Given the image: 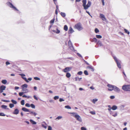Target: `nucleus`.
I'll list each match as a JSON object with an SVG mask.
<instances>
[{"mask_svg": "<svg viewBox=\"0 0 130 130\" xmlns=\"http://www.w3.org/2000/svg\"><path fill=\"white\" fill-rule=\"evenodd\" d=\"M84 73L86 75H88V73L87 70H85L84 71Z\"/></svg>", "mask_w": 130, "mask_h": 130, "instance_id": "nucleus-37", "label": "nucleus"}, {"mask_svg": "<svg viewBox=\"0 0 130 130\" xmlns=\"http://www.w3.org/2000/svg\"><path fill=\"white\" fill-rule=\"evenodd\" d=\"M6 64L7 65L10 64V62L8 61H6Z\"/></svg>", "mask_w": 130, "mask_h": 130, "instance_id": "nucleus-60", "label": "nucleus"}, {"mask_svg": "<svg viewBox=\"0 0 130 130\" xmlns=\"http://www.w3.org/2000/svg\"><path fill=\"white\" fill-rule=\"evenodd\" d=\"M90 113L92 115H95V112L94 111H91L90 112Z\"/></svg>", "mask_w": 130, "mask_h": 130, "instance_id": "nucleus-43", "label": "nucleus"}, {"mask_svg": "<svg viewBox=\"0 0 130 130\" xmlns=\"http://www.w3.org/2000/svg\"><path fill=\"white\" fill-rule=\"evenodd\" d=\"M27 85L26 84L22 85L21 86L22 91H24L27 90Z\"/></svg>", "mask_w": 130, "mask_h": 130, "instance_id": "nucleus-9", "label": "nucleus"}, {"mask_svg": "<svg viewBox=\"0 0 130 130\" xmlns=\"http://www.w3.org/2000/svg\"><path fill=\"white\" fill-rule=\"evenodd\" d=\"M113 90L117 92H119L120 91L119 88L115 86L114 87Z\"/></svg>", "mask_w": 130, "mask_h": 130, "instance_id": "nucleus-14", "label": "nucleus"}, {"mask_svg": "<svg viewBox=\"0 0 130 130\" xmlns=\"http://www.w3.org/2000/svg\"><path fill=\"white\" fill-rule=\"evenodd\" d=\"M64 29L66 31H67L68 30V27L66 25L64 26Z\"/></svg>", "mask_w": 130, "mask_h": 130, "instance_id": "nucleus-28", "label": "nucleus"}, {"mask_svg": "<svg viewBox=\"0 0 130 130\" xmlns=\"http://www.w3.org/2000/svg\"><path fill=\"white\" fill-rule=\"evenodd\" d=\"M6 88V87L4 85L1 86L0 87L1 93L3 92V91L5 90Z\"/></svg>", "mask_w": 130, "mask_h": 130, "instance_id": "nucleus-12", "label": "nucleus"}, {"mask_svg": "<svg viewBox=\"0 0 130 130\" xmlns=\"http://www.w3.org/2000/svg\"><path fill=\"white\" fill-rule=\"evenodd\" d=\"M9 106L11 108L14 106V105L13 104H10L9 105Z\"/></svg>", "mask_w": 130, "mask_h": 130, "instance_id": "nucleus-33", "label": "nucleus"}, {"mask_svg": "<svg viewBox=\"0 0 130 130\" xmlns=\"http://www.w3.org/2000/svg\"><path fill=\"white\" fill-rule=\"evenodd\" d=\"M97 44L100 46L103 45L102 42L100 41H98Z\"/></svg>", "mask_w": 130, "mask_h": 130, "instance_id": "nucleus-18", "label": "nucleus"}, {"mask_svg": "<svg viewBox=\"0 0 130 130\" xmlns=\"http://www.w3.org/2000/svg\"><path fill=\"white\" fill-rule=\"evenodd\" d=\"M5 115L3 113H0V116H5Z\"/></svg>", "mask_w": 130, "mask_h": 130, "instance_id": "nucleus-50", "label": "nucleus"}, {"mask_svg": "<svg viewBox=\"0 0 130 130\" xmlns=\"http://www.w3.org/2000/svg\"><path fill=\"white\" fill-rule=\"evenodd\" d=\"M74 30L71 27H70L68 30V32L69 34H70L74 32Z\"/></svg>", "mask_w": 130, "mask_h": 130, "instance_id": "nucleus-15", "label": "nucleus"}, {"mask_svg": "<svg viewBox=\"0 0 130 130\" xmlns=\"http://www.w3.org/2000/svg\"><path fill=\"white\" fill-rule=\"evenodd\" d=\"M95 31L96 33L99 32V30L98 28H96L95 29Z\"/></svg>", "mask_w": 130, "mask_h": 130, "instance_id": "nucleus-40", "label": "nucleus"}, {"mask_svg": "<svg viewBox=\"0 0 130 130\" xmlns=\"http://www.w3.org/2000/svg\"><path fill=\"white\" fill-rule=\"evenodd\" d=\"M117 115V113L116 112L115 114H113L112 115V116L114 117H115Z\"/></svg>", "mask_w": 130, "mask_h": 130, "instance_id": "nucleus-57", "label": "nucleus"}, {"mask_svg": "<svg viewBox=\"0 0 130 130\" xmlns=\"http://www.w3.org/2000/svg\"><path fill=\"white\" fill-rule=\"evenodd\" d=\"M96 37L97 38L99 39L101 38H102V36L99 35H96Z\"/></svg>", "mask_w": 130, "mask_h": 130, "instance_id": "nucleus-31", "label": "nucleus"}, {"mask_svg": "<svg viewBox=\"0 0 130 130\" xmlns=\"http://www.w3.org/2000/svg\"><path fill=\"white\" fill-rule=\"evenodd\" d=\"M107 87L109 88L108 89V90L109 91H111L113 90L114 87L115 86L108 84L107 85Z\"/></svg>", "mask_w": 130, "mask_h": 130, "instance_id": "nucleus-10", "label": "nucleus"}, {"mask_svg": "<svg viewBox=\"0 0 130 130\" xmlns=\"http://www.w3.org/2000/svg\"><path fill=\"white\" fill-rule=\"evenodd\" d=\"M66 76L67 78H69L71 76V75L70 73L67 72L66 73Z\"/></svg>", "mask_w": 130, "mask_h": 130, "instance_id": "nucleus-24", "label": "nucleus"}, {"mask_svg": "<svg viewBox=\"0 0 130 130\" xmlns=\"http://www.w3.org/2000/svg\"><path fill=\"white\" fill-rule=\"evenodd\" d=\"M2 101L3 102H10V101L9 100H3Z\"/></svg>", "mask_w": 130, "mask_h": 130, "instance_id": "nucleus-53", "label": "nucleus"}, {"mask_svg": "<svg viewBox=\"0 0 130 130\" xmlns=\"http://www.w3.org/2000/svg\"><path fill=\"white\" fill-rule=\"evenodd\" d=\"M65 107L66 108H67L68 109H71V107H70L69 105H67V106H65Z\"/></svg>", "mask_w": 130, "mask_h": 130, "instance_id": "nucleus-34", "label": "nucleus"}, {"mask_svg": "<svg viewBox=\"0 0 130 130\" xmlns=\"http://www.w3.org/2000/svg\"><path fill=\"white\" fill-rule=\"evenodd\" d=\"M115 96H110V98L111 99H113L115 98Z\"/></svg>", "mask_w": 130, "mask_h": 130, "instance_id": "nucleus-58", "label": "nucleus"}, {"mask_svg": "<svg viewBox=\"0 0 130 130\" xmlns=\"http://www.w3.org/2000/svg\"><path fill=\"white\" fill-rule=\"evenodd\" d=\"M77 55L79 57H82V56L81 55L79 54V53H77Z\"/></svg>", "mask_w": 130, "mask_h": 130, "instance_id": "nucleus-61", "label": "nucleus"}, {"mask_svg": "<svg viewBox=\"0 0 130 130\" xmlns=\"http://www.w3.org/2000/svg\"><path fill=\"white\" fill-rule=\"evenodd\" d=\"M122 89L125 91H130V85H124L122 87Z\"/></svg>", "mask_w": 130, "mask_h": 130, "instance_id": "nucleus-2", "label": "nucleus"}, {"mask_svg": "<svg viewBox=\"0 0 130 130\" xmlns=\"http://www.w3.org/2000/svg\"><path fill=\"white\" fill-rule=\"evenodd\" d=\"M30 122L33 124H36V122L32 120H30Z\"/></svg>", "mask_w": 130, "mask_h": 130, "instance_id": "nucleus-27", "label": "nucleus"}, {"mask_svg": "<svg viewBox=\"0 0 130 130\" xmlns=\"http://www.w3.org/2000/svg\"><path fill=\"white\" fill-rule=\"evenodd\" d=\"M56 7L57 9H56V10H55V14L56 15H57V14H58V11H57V10L58 9V6H56Z\"/></svg>", "mask_w": 130, "mask_h": 130, "instance_id": "nucleus-41", "label": "nucleus"}, {"mask_svg": "<svg viewBox=\"0 0 130 130\" xmlns=\"http://www.w3.org/2000/svg\"><path fill=\"white\" fill-rule=\"evenodd\" d=\"M59 101L60 102H61L64 101V100L62 98H60L59 100Z\"/></svg>", "mask_w": 130, "mask_h": 130, "instance_id": "nucleus-55", "label": "nucleus"}, {"mask_svg": "<svg viewBox=\"0 0 130 130\" xmlns=\"http://www.w3.org/2000/svg\"><path fill=\"white\" fill-rule=\"evenodd\" d=\"M1 82L3 84H6L7 83V80L5 79L2 80Z\"/></svg>", "mask_w": 130, "mask_h": 130, "instance_id": "nucleus-26", "label": "nucleus"}, {"mask_svg": "<svg viewBox=\"0 0 130 130\" xmlns=\"http://www.w3.org/2000/svg\"><path fill=\"white\" fill-rule=\"evenodd\" d=\"M11 102L12 103L14 104H16L17 103V102L16 101H15L13 100H11Z\"/></svg>", "mask_w": 130, "mask_h": 130, "instance_id": "nucleus-29", "label": "nucleus"}, {"mask_svg": "<svg viewBox=\"0 0 130 130\" xmlns=\"http://www.w3.org/2000/svg\"><path fill=\"white\" fill-rule=\"evenodd\" d=\"M48 130H52V128L50 126H48Z\"/></svg>", "mask_w": 130, "mask_h": 130, "instance_id": "nucleus-52", "label": "nucleus"}, {"mask_svg": "<svg viewBox=\"0 0 130 130\" xmlns=\"http://www.w3.org/2000/svg\"><path fill=\"white\" fill-rule=\"evenodd\" d=\"M62 118V117L61 116H59L56 119L59 120L60 119Z\"/></svg>", "mask_w": 130, "mask_h": 130, "instance_id": "nucleus-56", "label": "nucleus"}, {"mask_svg": "<svg viewBox=\"0 0 130 130\" xmlns=\"http://www.w3.org/2000/svg\"><path fill=\"white\" fill-rule=\"evenodd\" d=\"M117 108V107L115 105L113 106L112 107V109L113 110H115Z\"/></svg>", "mask_w": 130, "mask_h": 130, "instance_id": "nucleus-25", "label": "nucleus"}, {"mask_svg": "<svg viewBox=\"0 0 130 130\" xmlns=\"http://www.w3.org/2000/svg\"><path fill=\"white\" fill-rule=\"evenodd\" d=\"M73 116L78 121L80 122L82 121V119L78 115L76 114L75 113H72Z\"/></svg>", "mask_w": 130, "mask_h": 130, "instance_id": "nucleus-4", "label": "nucleus"}, {"mask_svg": "<svg viewBox=\"0 0 130 130\" xmlns=\"http://www.w3.org/2000/svg\"><path fill=\"white\" fill-rule=\"evenodd\" d=\"M28 112H30V113L32 114H33V115L35 116L36 115H37V114L36 112H34L32 111H30L29 110V111H28Z\"/></svg>", "mask_w": 130, "mask_h": 130, "instance_id": "nucleus-21", "label": "nucleus"}, {"mask_svg": "<svg viewBox=\"0 0 130 130\" xmlns=\"http://www.w3.org/2000/svg\"><path fill=\"white\" fill-rule=\"evenodd\" d=\"M19 87H18L16 86L15 87V89L16 90L18 89H19Z\"/></svg>", "mask_w": 130, "mask_h": 130, "instance_id": "nucleus-63", "label": "nucleus"}, {"mask_svg": "<svg viewBox=\"0 0 130 130\" xmlns=\"http://www.w3.org/2000/svg\"><path fill=\"white\" fill-rule=\"evenodd\" d=\"M114 59L115 60L117 64V66L120 69H121V68L120 62V61L118 60L117 59L116 57H114Z\"/></svg>", "mask_w": 130, "mask_h": 130, "instance_id": "nucleus-8", "label": "nucleus"}, {"mask_svg": "<svg viewBox=\"0 0 130 130\" xmlns=\"http://www.w3.org/2000/svg\"><path fill=\"white\" fill-rule=\"evenodd\" d=\"M60 14L63 17H64L66 16L65 14L64 13L61 12L60 13Z\"/></svg>", "mask_w": 130, "mask_h": 130, "instance_id": "nucleus-32", "label": "nucleus"}, {"mask_svg": "<svg viewBox=\"0 0 130 130\" xmlns=\"http://www.w3.org/2000/svg\"><path fill=\"white\" fill-rule=\"evenodd\" d=\"M28 112H30V113L32 114H33V115L35 116L36 115H37V114L36 112H34L32 111H30L29 110V111H28Z\"/></svg>", "mask_w": 130, "mask_h": 130, "instance_id": "nucleus-20", "label": "nucleus"}, {"mask_svg": "<svg viewBox=\"0 0 130 130\" xmlns=\"http://www.w3.org/2000/svg\"><path fill=\"white\" fill-rule=\"evenodd\" d=\"M22 97L23 98L25 97V98H26L27 97V96L25 95H24L22 96Z\"/></svg>", "mask_w": 130, "mask_h": 130, "instance_id": "nucleus-64", "label": "nucleus"}, {"mask_svg": "<svg viewBox=\"0 0 130 130\" xmlns=\"http://www.w3.org/2000/svg\"><path fill=\"white\" fill-rule=\"evenodd\" d=\"M28 112H30V113L32 114H33V115L35 116L36 115H37V114L36 112H34L32 111H30L29 110V111H28Z\"/></svg>", "mask_w": 130, "mask_h": 130, "instance_id": "nucleus-19", "label": "nucleus"}, {"mask_svg": "<svg viewBox=\"0 0 130 130\" xmlns=\"http://www.w3.org/2000/svg\"><path fill=\"white\" fill-rule=\"evenodd\" d=\"M22 110L25 112L29 111V109H27L25 107L22 108Z\"/></svg>", "mask_w": 130, "mask_h": 130, "instance_id": "nucleus-17", "label": "nucleus"}, {"mask_svg": "<svg viewBox=\"0 0 130 130\" xmlns=\"http://www.w3.org/2000/svg\"><path fill=\"white\" fill-rule=\"evenodd\" d=\"M34 79L36 80H40V78L37 77H34Z\"/></svg>", "mask_w": 130, "mask_h": 130, "instance_id": "nucleus-49", "label": "nucleus"}, {"mask_svg": "<svg viewBox=\"0 0 130 130\" xmlns=\"http://www.w3.org/2000/svg\"><path fill=\"white\" fill-rule=\"evenodd\" d=\"M71 69V67H66L62 71L64 72H67L70 71Z\"/></svg>", "mask_w": 130, "mask_h": 130, "instance_id": "nucleus-11", "label": "nucleus"}, {"mask_svg": "<svg viewBox=\"0 0 130 130\" xmlns=\"http://www.w3.org/2000/svg\"><path fill=\"white\" fill-rule=\"evenodd\" d=\"M100 17L103 21H105L106 20V19L105 17V16L102 14H100Z\"/></svg>", "mask_w": 130, "mask_h": 130, "instance_id": "nucleus-13", "label": "nucleus"}, {"mask_svg": "<svg viewBox=\"0 0 130 130\" xmlns=\"http://www.w3.org/2000/svg\"><path fill=\"white\" fill-rule=\"evenodd\" d=\"M7 4L10 7L13 9L14 10L17 11H19V10L13 5L10 2H8L7 3Z\"/></svg>", "mask_w": 130, "mask_h": 130, "instance_id": "nucleus-5", "label": "nucleus"}, {"mask_svg": "<svg viewBox=\"0 0 130 130\" xmlns=\"http://www.w3.org/2000/svg\"><path fill=\"white\" fill-rule=\"evenodd\" d=\"M68 44L70 49L72 51H74V48L72 45V43L70 40H69L68 41Z\"/></svg>", "mask_w": 130, "mask_h": 130, "instance_id": "nucleus-7", "label": "nucleus"}, {"mask_svg": "<svg viewBox=\"0 0 130 130\" xmlns=\"http://www.w3.org/2000/svg\"><path fill=\"white\" fill-rule=\"evenodd\" d=\"M83 3V6L84 7V9L86 10L90 7L91 5V2L90 1H88L87 5H86V0H83L82 1Z\"/></svg>", "mask_w": 130, "mask_h": 130, "instance_id": "nucleus-1", "label": "nucleus"}, {"mask_svg": "<svg viewBox=\"0 0 130 130\" xmlns=\"http://www.w3.org/2000/svg\"><path fill=\"white\" fill-rule=\"evenodd\" d=\"M56 33H57V34H59V33L60 32V31L58 29V28H57L56 29Z\"/></svg>", "mask_w": 130, "mask_h": 130, "instance_id": "nucleus-47", "label": "nucleus"}, {"mask_svg": "<svg viewBox=\"0 0 130 130\" xmlns=\"http://www.w3.org/2000/svg\"><path fill=\"white\" fill-rule=\"evenodd\" d=\"M54 21H55V19H54L50 21V23L51 24L53 23H54Z\"/></svg>", "mask_w": 130, "mask_h": 130, "instance_id": "nucleus-39", "label": "nucleus"}, {"mask_svg": "<svg viewBox=\"0 0 130 130\" xmlns=\"http://www.w3.org/2000/svg\"><path fill=\"white\" fill-rule=\"evenodd\" d=\"M1 107L2 108H3V109H9V108H7V106L6 105H2L1 106Z\"/></svg>", "mask_w": 130, "mask_h": 130, "instance_id": "nucleus-23", "label": "nucleus"}, {"mask_svg": "<svg viewBox=\"0 0 130 130\" xmlns=\"http://www.w3.org/2000/svg\"><path fill=\"white\" fill-rule=\"evenodd\" d=\"M78 79L79 78H78V77H76L75 78V79L76 81L77 80H78Z\"/></svg>", "mask_w": 130, "mask_h": 130, "instance_id": "nucleus-62", "label": "nucleus"}, {"mask_svg": "<svg viewBox=\"0 0 130 130\" xmlns=\"http://www.w3.org/2000/svg\"><path fill=\"white\" fill-rule=\"evenodd\" d=\"M20 75L21 76L22 78L27 83H28L29 82L28 80L29 81H31L32 79V78H28V80L26 78L23 77L25 76V75L24 74H20Z\"/></svg>", "mask_w": 130, "mask_h": 130, "instance_id": "nucleus-6", "label": "nucleus"}, {"mask_svg": "<svg viewBox=\"0 0 130 130\" xmlns=\"http://www.w3.org/2000/svg\"><path fill=\"white\" fill-rule=\"evenodd\" d=\"M102 2V5L103 6H104V0H101Z\"/></svg>", "mask_w": 130, "mask_h": 130, "instance_id": "nucleus-59", "label": "nucleus"}, {"mask_svg": "<svg viewBox=\"0 0 130 130\" xmlns=\"http://www.w3.org/2000/svg\"><path fill=\"white\" fill-rule=\"evenodd\" d=\"M19 111L17 109H16L13 112V113L14 114L17 115L19 113Z\"/></svg>", "mask_w": 130, "mask_h": 130, "instance_id": "nucleus-16", "label": "nucleus"}, {"mask_svg": "<svg viewBox=\"0 0 130 130\" xmlns=\"http://www.w3.org/2000/svg\"><path fill=\"white\" fill-rule=\"evenodd\" d=\"M28 112H30V113L32 114H33V115L35 116L36 115H37V114L36 112H34L32 111H30L29 110V111H28Z\"/></svg>", "mask_w": 130, "mask_h": 130, "instance_id": "nucleus-22", "label": "nucleus"}, {"mask_svg": "<svg viewBox=\"0 0 130 130\" xmlns=\"http://www.w3.org/2000/svg\"><path fill=\"white\" fill-rule=\"evenodd\" d=\"M30 106L33 108H35V105L33 104H31L30 105Z\"/></svg>", "mask_w": 130, "mask_h": 130, "instance_id": "nucleus-42", "label": "nucleus"}, {"mask_svg": "<svg viewBox=\"0 0 130 130\" xmlns=\"http://www.w3.org/2000/svg\"><path fill=\"white\" fill-rule=\"evenodd\" d=\"M23 92H20L19 93V95L20 96H21L23 94Z\"/></svg>", "mask_w": 130, "mask_h": 130, "instance_id": "nucleus-45", "label": "nucleus"}, {"mask_svg": "<svg viewBox=\"0 0 130 130\" xmlns=\"http://www.w3.org/2000/svg\"><path fill=\"white\" fill-rule=\"evenodd\" d=\"M74 28L79 30H81L83 29V28L82 27L80 23L76 24L74 26Z\"/></svg>", "mask_w": 130, "mask_h": 130, "instance_id": "nucleus-3", "label": "nucleus"}, {"mask_svg": "<svg viewBox=\"0 0 130 130\" xmlns=\"http://www.w3.org/2000/svg\"><path fill=\"white\" fill-rule=\"evenodd\" d=\"M124 30L126 33H127L128 35L129 34V31H128L126 29H124Z\"/></svg>", "mask_w": 130, "mask_h": 130, "instance_id": "nucleus-30", "label": "nucleus"}, {"mask_svg": "<svg viewBox=\"0 0 130 130\" xmlns=\"http://www.w3.org/2000/svg\"><path fill=\"white\" fill-rule=\"evenodd\" d=\"M92 41L96 42L97 41V40L96 38H94L92 39Z\"/></svg>", "mask_w": 130, "mask_h": 130, "instance_id": "nucleus-35", "label": "nucleus"}, {"mask_svg": "<svg viewBox=\"0 0 130 130\" xmlns=\"http://www.w3.org/2000/svg\"><path fill=\"white\" fill-rule=\"evenodd\" d=\"M34 99H35L36 100H38V98L35 95L34 96Z\"/></svg>", "mask_w": 130, "mask_h": 130, "instance_id": "nucleus-54", "label": "nucleus"}, {"mask_svg": "<svg viewBox=\"0 0 130 130\" xmlns=\"http://www.w3.org/2000/svg\"><path fill=\"white\" fill-rule=\"evenodd\" d=\"M82 73L83 72L81 71H80L78 72L77 74L79 75H81Z\"/></svg>", "mask_w": 130, "mask_h": 130, "instance_id": "nucleus-46", "label": "nucleus"}, {"mask_svg": "<svg viewBox=\"0 0 130 130\" xmlns=\"http://www.w3.org/2000/svg\"><path fill=\"white\" fill-rule=\"evenodd\" d=\"M25 105L27 107H29L30 106L29 104L28 103L26 104Z\"/></svg>", "mask_w": 130, "mask_h": 130, "instance_id": "nucleus-51", "label": "nucleus"}, {"mask_svg": "<svg viewBox=\"0 0 130 130\" xmlns=\"http://www.w3.org/2000/svg\"><path fill=\"white\" fill-rule=\"evenodd\" d=\"M21 104L22 105H24V100H22L21 102Z\"/></svg>", "mask_w": 130, "mask_h": 130, "instance_id": "nucleus-38", "label": "nucleus"}, {"mask_svg": "<svg viewBox=\"0 0 130 130\" xmlns=\"http://www.w3.org/2000/svg\"><path fill=\"white\" fill-rule=\"evenodd\" d=\"M59 97L58 96H55L54 97V99L55 100H56L57 99H59Z\"/></svg>", "mask_w": 130, "mask_h": 130, "instance_id": "nucleus-44", "label": "nucleus"}, {"mask_svg": "<svg viewBox=\"0 0 130 130\" xmlns=\"http://www.w3.org/2000/svg\"><path fill=\"white\" fill-rule=\"evenodd\" d=\"M98 101V99H93L92 100V102L94 103H95V102H96Z\"/></svg>", "mask_w": 130, "mask_h": 130, "instance_id": "nucleus-36", "label": "nucleus"}, {"mask_svg": "<svg viewBox=\"0 0 130 130\" xmlns=\"http://www.w3.org/2000/svg\"><path fill=\"white\" fill-rule=\"evenodd\" d=\"M81 130H87L86 128L84 127H82L81 128Z\"/></svg>", "mask_w": 130, "mask_h": 130, "instance_id": "nucleus-48", "label": "nucleus"}]
</instances>
